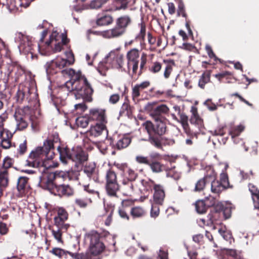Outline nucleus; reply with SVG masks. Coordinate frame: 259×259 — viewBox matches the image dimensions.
<instances>
[{
    "label": "nucleus",
    "mask_w": 259,
    "mask_h": 259,
    "mask_svg": "<svg viewBox=\"0 0 259 259\" xmlns=\"http://www.w3.org/2000/svg\"><path fill=\"white\" fill-rule=\"evenodd\" d=\"M150 115L154 122L147 120L142 126L148 135L147 141L157 149L162 150L163 147L171 146L175 140L164 137L167 131L165 115L168 113L169 108L165 104L149 107Z\"/></svg>",
    "instance_id": "obj_1"
},
{
    "label": "nucleus",
    "mask_w": 259,
    "mask_h": 259,
    "mask_svg": "<svg viewBox=\"0 0 259 259\" xmlns=\"http://www.w3.org/2000/svg\"><path fill=\"white\" fill-rule=\"evenodd\" d=\"M61 145L60 139L58 134L50 136L44 142L42 147H38L32 151L26 161V165L34 167L40 164L43 166V171L50 165H46V161L52 160L55 156V147Z\"/></svg>",
    "instance_id": "obj_2"
},
{
    "label": "nucleus",
    "mask_w": 259,
    "mask_h": 259,
    "mask_svg": "<svg viewBox=\"0 0 259 259\" xmlns=\"http://www.w3.org/2000/svg\"><path fill=\"white\" fill-rule=\"evenodd\" d=\"M63 74H67L70 78L65 83V87L69 92H76L77 94L84 100L88 102L92 101L93 89L85 76L80 72H76L71 68H67L62 71Z\"/></svg>",
    "instance_id": "obj_3"
},
{
    "label": "nucleus",
    "mask_w": 259,
    "mask_h": 259,
    "mask_svg": "<svg viewBox=\"0 0 259 259\" xmlns=\"http://www.w3.org/2000/svg\"><path fill=\"white\" fill-rule=\"evenodd\" d=\"M57 150L60 154L61 161L65 164L69 161L74 162L75 165L82 164L87 161L88 154L79 147H73L71 150L67 147L57 146Z\"/></svg>",
    "instance_id": "obj_4"
},
{
    "label": "nucleus",
    "mask_w": 259,
    "mask_h": 259,
    "mask_svg": "<svg viewBox=\"0 0 259 259\" xmlns=\"http://www.w3.org/2000/svg\"><path fill=\"white\" fill-rule=\"evenodd\" d=\"M147 54L143 53L140 58V51L137 48H133L127 52V67L128 71L132 70L133 75L138 73L140 60L141 61L138 76H140L143 73L147 61Z\"/></svg>",
    "instance_id": "obj_5"
},
{
    "label": "nucleus",
    "mask_w": 259,
    "mask_h": 259,
    "mask_svg": "<svg viewBox=\"0 0 259 259\" xmlns=\"http://www.w3.org/2000/svg\"><path fill=\"white\" fill-rule=\"evenodd\" d=\"M132 22V18L130 15H121L115 20V25L114 27L102 31L101 35L106 38L120 37L126 32Z\"/></svg>",
    "instance_id": "obj_6"
},
{
    "label": "nucleus",
    "mask_w": 259,
    "mask_h": 259,
    "mask_svg": "<svg viewBox=\"0 0 259 259\" xmlns=\"http://www.w3.org/2000/svg\"><path fill=\"white\" fill-rule=\"evenodd\" d=\"M10 62H3L0 64L1 79L5 83L9 81L17 82L20 77L24 74V70L19 65Z\"/></svg>",
    "instance_id": "obj_7"
},
{
    "label": "nucleus",
    "mask_w": 259,
    "mask_h": 259,
    "mask_svg": "<svg viewBox=\"0 0 259 259\" xmlns=\"http://www.w3.org/2000/svg\"><path fill=\"white\" fill-rule=\"evenodd\" d=\"M46 165L50 166L45 169L44 171H43V166L41 164L39 165H35L34 167H38L40 172L44 174L42 176L40 177V186L42 189L47 190L53 194L54 190H55V188H56L57 185V180L59 178V177L56 172H46V171L51 166V164L47 163V161H46Z\"/></svg>",
    "instance_id": "obj_8"
},
{
    "label": "nucleus",
    "mask_w": 259,
    "mask_h": 259,
    "mask_svg": "<svg viewBox=\"0 0 259 259\" xmlns=\"http://www.w3.org/2000/svg\"><path fill=\"white\" fill-rule=\"evenodd\" d=\"M105 179V189L108 195L118 197L117 193L120 190V185L118 182L117 175L112 167L106 171Z\"/></svg>",
    "instance_id": "obj_9"
},
{
    "label": "nucleus",
    "mask_w": 259,
    "mask_h": 259,
    "mask_svg": "<svg viewBox=\"0 0 259 259\" xmlns=\"http://www.w3.org/2000/svg\"><path fill=\"white\" fill-rule=\"evenodd\" d=\"M85 238L89 239L90 251L94 254L99 255L105 248V246L101 240V235L95 230H92L85 234Z\"/></svg>",
    "instance_id": "obj_10"
},
{
    "label": "nucleus",
    "mask_w": 259,
    "mask_h": 259,
    "mask_svg": "<svg viewBox=\"0 0 259 259\" xmlns=\"http://www.w3.org/2000/svg\"><path fill=\"white\" fill-rule=\"evenodd\" d=\"M47 30H45L41 32V36L38 44L39 51L44 55H50L49 52L52 49V47L51 46V43H52L54 40L56 41L58 40L60 37L59 35V33L57 31H53L50 36L49 40L44 43V39L47 35Z\"/></svg>",
    "instance_id": "obj_11"
},
{
    "label": "nucleus",
    "mask_w": 259,
    "mask_h": 259,
    "mask_svg": "<svg viewBox=\"0 0 259 259\" xmlns=\"http://www.w3.org/2000/svg\"><path fill=\"white\" fill-rule=\"evenodd\" d=\"M116 168L121 172L123 179L135 181L138 177V174L126 163H114Z\"/></svg>",
    "instance_id": "obj_12"
},
{
    "label": "nucleus",
    "mask_w": 259,
    "mask_h": 259,
    "mask_svg": "<svg viewBox=\"0 0 259 259\" xmlns=\"http://www.w3.org/2000/svg\"><path fill=\"white\" fill-rule=\"evenodd\" d=\"M151 85L149 80H145L139 83L136 84L132 88V97L134 101L138 100L140 96L144 97L147 95L145 91Z\"/></svg>",
    "instance_id": "obj_13"
},
{
    "label": "nucleus",
    "mask_w": 259,
    "mask_h": 259,
    "mask_svg": "<svg viewBox=\"0 0 259 259\" xmlns=\"http://www.w3.org/2000/svg\"><path fill=\"white\" fill-rule=\"evenodd\" d=\"M89 115L90 120L96 121L97 123H107V122L105 109L98 108L91 109Z\"/></svg>",
    "instance_id": "obj_14"
},
{
    "label": "nucleus",
    "mask_w": 259,
    "mask_h": 259,
    "mask_svg": "<svg viewBox=\"0 0 259 259\" xmlns=\"http://www.w3.org/2000/svg\"><path fill=\"white\" fill-rule=\"evenodd\" d=\"M108 60L111 61L112 66L117 68H121L124 64V56L118 50L111 51L108 56Z\"/></svg>",
    "instance_id": "obj_15"
},
{
    "label": "nucleus",
    "mask_w": 259,
    "mask_h": 259,
    "mask_svg": "<svg viewBox=\"0 0 259 259\" xmlns=\"http://www.w3.org/2000/svg\"><path fill=\"white\" fill-rule=\"evenodd\" d=\"M74 191L73 188L70 185L67 184L57 185L53 194L61 197H69L73 195Z\"/></svg>",
    "instance_id": "obj_16"
},
{
    "label": "nucleus",
    "mask_w": 259,
    "mask_h": 259,
    "mask_svg": "<svg viewBox=\"0 0 259 259\" xmlns=\"http://www.w3.org/2000/svg\"><path fill=\"white\" fill-rule=\"evenodd\" d=\"M83 171L90 180H93L96 182H99L98 169L95 163H86L83 167Z\"/></svg>",
    "instance_id": "obj_17"
},
{
    "label": "nucleus",
    "mask_w": 259,
    "mask_h": 259,
    "mask_svg": "<svg viewBox=\"0 0 259 259\" xmlns=\"http://www.w3.org/2000/svg\"><path fill=\"white\" fill-rule=\"evenodd\" d=\"M29 179L26 177H20L18 179L17 189L21 197L26 195L30 189L28 183Z\"/></svg>",
    "instance_id": "obj_18"
},
{
    "label": "nucleus",
    "mask_w": 259,
    "mask_h": 259,
    "mask_svg": "<svg viewBox=\"0 0 259 259\" xmlns=\"http://www.w3.org/2000/svg\"><path fill=\"white\" fill-rule=\"evenodd\" d=\"M49 252L59 259H68V256L74 258L75 252H72L59 247H53Z\"/></svg>",
    "instance_id": "obj_19"
},
{
    "label": "nucleus",
    "mask_w": 259,
    "mask_h": 259,
    "mask_svg": "<svg viewBox=\"0 0 259 259\" xmlns=\"http://www.w3.org/2000/svg\"><path fill=\"white\" fill-rule=\"evenodd\" d=\"M221 215V212L218 210V207L216 205L214 208L210 211L207 216V218H208L207 224L214 226L220 224Z\"/></svg>",
    "instance_id": "obj_20"
},
{
    "label": "nucleus",
    "mask_w": 259,
    "mask_h": 259,
    "mask_svg": "<svg viewBox=\"0 0 259 259\" xmlns=\"http://www.w3.org/2000/svg\"><path fill=\"white\" fill-rule=\"evenodd\" d=\"M131 201L129 200H123L121 205L118 207V214L121 219L129 221L130 215L128 214V207L131 205Z\"/></svg>",
    "instance_id": "obj_21"
},
{
    "label": "nucleus",
    "mask_w": 259,
    "mask_h": 259,
    "mask_svg": "<svg viewBox=\"0 0 259 259\" xmlns=\"http://www.w3.org/2000/svg\"><path fill=\"white\" fill-rule=\"evenodd\" d=\"M106 124L97 123L95 125L92 126L87 132L88 136L97 137L101 135L103 133H107Z\"/></svg>",
    "instance_id": "obj_22"
},
{
    "label": "nucleus",
    "mask_w": 259,
    "mask_h": 259,
    "mask_svg": "<svg viewBox=\"0 0 259 259\" xmlns=\"http://www.w3.org/2000/svg\"><path fill=\"white\" fill-rule=\"evenodd\" d=\"M66 55L69 60L63 59L59 57H57L54 60L60 70L65 67L67 64H71L73 63L74 61V55L72 51L66 53Z\"/></svg>",
    "instance_id": "obj_23"
},
{
    "label": "nucleus",
    "mask_w": 259,
    "mask_h": 259,
    "mask_svg": "<svg viewBox=\"0 0 259 259\" xmlns=\"http://www.w3.org/2000/svg\"><path fill=\"white\" fill-rule=\"evenodd\" d=\"M213 170L210 169V174L204 176L203 178L199 179L195 184L194 189L195 192H201L205 187V185L207 182L208 179H213L214 178Z\"/></svg>",
    "instance_id": "obj_24"
},
{
    "label": "nucleus",
    "mask_w": 259,
    "mask_h": 259,
    "mask_svg": "<svg viewBox=\"0 0 259 259\" xmlns=\"http://www.w3.org/2000/svg\"><path fill=\"white\" fill-rule=\"evenodd\" d=\"M136 0H113L114 9L109 11L125 10L128 6L135 3Z\"/></svg>",
    "instance_id": "obj_25"
},
{
    "label": "nucleus",
    "mask_w": 259,
    "mask_h": 259,
    "mask_svg": "<svg viewBox=\"0 0 259 259\" xmlns=\"http://www.w3.org/2000/svg\"><path fill=\"white\" fill-rule=\"evenodd\" d=\"M165 198V192L162 185L156 186L153 194V200L155 203L162 205Z\"/></svg>",
    "instance_id": "obj_26"
},
{
    "label": "nucleus",
    "mask_w": 259,
    "mask_h": 259,
    "mask_svg": "<svg viewBox=\"0 0 259 259\" xmlns=\"http://www.w3.org/2000/svg\"><path fill=\"white\" fill-rule=\"evenodd\" d=\"M146 210L142 206H133L130 209V215L134 220L143 218L146 215Z\"/></svg>",
    "instance_id": "obj_27"
},
{
    "label": "nucleus",
    "mask_w": 259,
    "mask_h": 259,
    "mask_svg": "<svg viewBox=\"0 0 259 259\" xmlns=\"http://www.w3.org/2000/svg\"><path fill=\"white\" fill-rule=\"evenodd\" d=\"M191 112L192 116L190 119V123L197 125L199 128L201 127L203 125V121L199 116L197 108L192 106Z\"/></svg>",
    "instance_id": "obj_28"
},
{
    "label": "nucleus",
    "mask_w": 259,
    "mask_h": 259,
    "mask_svg": "<svg viewBox=\"0 0 259 259\" xmlns=\"http://www.w3.org/2000/svg\"><path fill=\"white\" fill-rule=\"evenodd\" d=\"M171 115L174 120L178 121H180L182 125L184 130L185 131L186 133L188 135H189L190 132L189 129V125H188V117L186 115V114L185 113H184L183 112H182V113H181L180 115H179L180 116V120L178 119L177 116L174 113H172L171 114Z\"/></svg>",
    "instance_id": "obj_29"
},
{
    "label": "nucleus",
    "mask_w": 259,
    "mask_h": 259,
    "mask_svg": "<svg viewBox=\"0 0 259 259\" xmlns=\"http://www.w3.org/2000/svg\"><path fill=\"white\" fill-rule=\"evenodd\" d=\"M132 181L123 179L121 182V189L125 195L131 196L134 191V186Z\"/></svg>",
    "instance_id": "obj_30"
},
{
    "label": "nucleus",
    "mask_w": 259,
    "mask_h": 259,
    "mask_svg": "<svg viewBox=\"0 0 259 259\" xmlns=\"http://www.w3.org/2000/svg\"><path fill=\"white\" fill-rule=\"evenodd\" d=\"M132 139L127 136H122L119 138L115 144H113V147L115 149L120 150L128 146L131 143Z\"/></svg>",
    "instance_id": "obj_31"
},
{
    "label": "nucleus",
    "mask_w": 259,
    "mask_h": 259,
    "mask_svg": "<svg viewBox=\"0 0 259 259\" xmlns=\"http://www.w3.org/2000/svg\"><path fill=\"white\" fill-rule=\"evenodd\" d=\"M214 178L213 179H209L212 181L211 184V191L212 193L215 194L219 196L220 193L226 190L225 186L221 184L219 180H215V176L213 172Z\"/></svg>",
    "instance_id": "obj_32"
},
{
    "label": "nucleus",
    "mask_w": 259,
    "mask_h": 259,
    "mask_svg": "<svg viewBox=\"0 0 259 259\" xmlns=\"http://www.w3.org/2000/svg\"><path fill=\"white\" fill-rule=\"evenodd\" d=\"M8 170L0 171V197L3 195L4 189L8 185Z\"/></svg>",
    "instance_id": "obj_33"
},
{
    "label": "nucleus",
    "mask_w": 259,
    "mask_h": 259,
    "mask_svg": "<svg viewBox=\"0 0 259 259\" xmlns=\"http://www.w3.org/2000/svg\"><path fill=\"white\" fill-rule=\"evenodd\" d=\"M149 166L154 173H160L166 169V165L158 161H151Z\"/></svg>",
    "instance_id": "obj_34"
},
{
    "label": "nucleus",
    "mask_w": 259,
    "mask_h": 259,
    "mask_svg": "<svg viewBox=\"0 0 259 259\" xmlns=\"http://www.w3.org/2000/svg\"><path fill=\"white\" fill-rule=\"evenodd\" d=\"M211 70H206L201 75L198 82V86L202 89L205 88V84L210 81Z\"/></svg>",
    "instance_id": "obj_35"
},
{
    "label": "nucleus",
    "mask_w": 259,
    "mask_h": 259,
    "mask_svg": "<svg viewBox=\"0 0 259 259\" xmlns=\"http://www.w3.org/2000/svg\"><path fill=\"white\" fill-rule=\"evenodd\" d=\"M27 140L26 138L19 142L17 152L14 153L15 157H18L19 156H22L25 154L27 151Z\"/></svg>",
    "instance_id": "obj_36"
},
{
    "label": "nucleus",
    "mask_w": 259,
    "mask_h": 259,
    "mask_svg": "<svg viewBox=\"0 0 259 259\" xmlns=\"http://www.w3.org/2000/svg\"><path fill=\"white\" fill-rule=\"evenodd\" d=\"M218 210H220L225 220L230 218L232 214V207L230 205H223L222 204L217 205Z\"/></svg>",
    "instance_id": "obj_37"
},
{
    "label": "nucleus",
    "mask_w": 259,
    "mask_h": 259,
    "mask_svg": "<svg viewBox=\"0 0 259 259\" xmlns=\"http://www.w3.org/2000/svg\"><path fill=\"white\" fill-rule=\"evenodd\" d=\"M30 110V108L28 106H24L23 108L18 107L16 108L14 118L27 117Z\"/></svg>",
    "instance_id": "obj_38"
},
{
    "label": "nucleus",
    "mask_w": 259,
    "mask_h": 259,
    "mask_svg": "<svg viewBox=\"0 0 259 259\" xmlns=\"http://www.w3.org/2000/svg\"><path fill=\"white\" fill-rule=\"evenodd\" d=\"M113 22V17L109 15H106L98 18L96 24L98 26H106L112 24Z\"/></svg>",
    "instance_id": "obj_39"
},
{
    "label": "nucleus",
    "mask_w": 259,
    "mask_h": 259,
    "mask_svg": "<svg viewBox=\"0 0 259 259\" xmlns=\"http://www.w3.org/2000/svg\"><path fill=\"white\" fill-rule=\"evenodd\" d=\"M74 259H100L99 255L94 254L90 251L85 253L75 252Z\"/></svg>",
    "instance_id": "obj_40"
},
{
    "label": "nucleus",
    "mask_w": 259,
    "mask_h": 259,
    "mask_svg": "<svg viewBox=\"0 0 259 259\" xmlns=\"http://www.w3.org/2000/svg\"><path fill=\"white\" fill-rule=\"evenodd\" d=\"M66 220L62 218L55 217L54 218V225L57 228L60 229H64V231H66L70 227L69 224H66L65 222Z\"/></svg>",
    "instance_id": "obj_41"
},
{
    "label": "nucleus",
    "mask_w": 259,
    "mask_h": 259,
    "mask_svg": "<svg viewBox=\"0 0 259 259\" xmlns=\"http://www.w3.org/2000/svg\"><path fill=\"white\" fill-rule=\"evenodd\" d=\"M0 55L11 59V52L8 45L0 38Z\"/></svg>",
    "instance_id": "obj_42"
},
{
    "label": "nucleus",
    "mask_w": 259,
    "mask_h": 259,
    "mask_svg": "<svg viewBox=\"0 0 259 259\" xmlns=\"http://www.w3.org/2000/svg\"><path fill=\"white\" fill-rule=\"evenodd\" d=\"M45 67L47 74L50 75L56 74L60 70L54 60L49 62H47L45 65Z\"/></svg>",
    "instance_id": "obj_43"
},
{
    "label": "nucleus",
    "mask_w": 259,
    "mask_h": 259,
    "mask_svg": "<svg viewBox=\"0 0 259 259\" xmlns=\"http://www.w3.org/2000/svg\"><path fill=\"white\" fill-rule=\"evenodd\" d=\"M208 205L209 204H207V205ZM206 205L207 204H205L204 200H197L195 203V209L197 212L199 214L205 213L208 209Z\"/></svg>",
    "instance_id": "obj_44"
},
{
    "label": "nucleus",
    "mask_w": 259,
    "mask_h": 259,
    "mask_svg": "<svg viewBox=\"0 0 259 259\" xmlns=\"http://www.w3.org/2000/svg\"><path fill=\"white\" fill-rule=\"evenodd\" d=\"M139 25L140 27V32L136 35L135 39L140 41L141 43H142L145 41L146 34V26L144 22H142Z\"/></svg>",
    "instance_id": "obj_45"
},
{
    "label": "nucleus",
    "mask_w": 259,
    "mask_h": 259,
    "mask_svg": "<svg viewBox=\"0 0 259 259\" xmlns=\"http://www.w3.org/2000/svg\"><path fill=\"white\" fill-rule=\"evenodd\" d=\"M226 254L234 259H243L242 252L234 249H225Z\"/></svg>",
    "instance_id": "obj_46"
},
{
    "label": "nucleus",
    "mask_w": 259,
    "mask_h": 259,
    "mask_svg": "<svg viewBox=\"0 0 259 259\" xmlns=\"http://www.w3.org/2000/svg\"><path fill=\"white\" fill-rule=\"evenodd\" d=\"M232 76V73L229 71H223L214 75V76L218 79L220 82H228L227 80L231 79Z\"/></svg>",
    "instance_id": "obj_47"
},
{
    "label": "nucleus",
    "mask_w": 259,
    "mask_h": 259,
    "mask_svg": "<svg viewBox=\"0 0 259 259\" xmlns=\"http://www.w3.org/2000/svg\"><path fill=\"white\" fill-rule=\"evenodd\" d=\"M245 127L242 124L234 126L231 130H229V135L231 136L232 139L238 137L244 130Z\"/></svg>",
    "instance_id": "obj_48"
},
{
    "label": "nucleus",
    "mask_w": 259,
    "mask_h": 259,
    "mask_svg": "<svg viewBox=\"0 0 259 259\" xmlns=\"http://www.w3.org/2000/svg\"><path fill=\"white\" fill-rule=\"evenodd\" d=\"M27 117L15 118L16 121V129L17 130L22 131L28 126V123L26 120Z\"/></svg>",
    "instance_id": "obj_49"
},
{
    "label": "nucleus",
    "mask_w": 259,
    "mask_h": 259,
    "mask_svg": "<svg viewBox=\"0 0 259 259\" xmlns=\"http://www.w3.org/2000/svg\"><path fill=\"white\" fill-rule=\"evenodd\" d=\"M175 1L178 5L177 16H182L183 17L185 18V19H187L188 16L186 12L185 5L183 0H175Z\"/></svg>",
    "instance_id": "obj_50"
},
{
    "label": "nucleus",
    "mask_w": 259,
    "mask_h": 259,
    "mask_svg": "<svg viewBox=\"0 0 259 259\" xmlns=\"http://www.w3.org/2000/svg\"><path fill=\"white\" fill-rule=\"evenodd\" d=\"M162 63L158 61L152 62L148 66V70L153 74L159 73L162 68Z\"/></svg>",
    "instance_id": "obj_51"
},
{
    "label": "nucleus",
    "mask_w": 259,
    "mask_h": 259,
    "mask_svg": "<svg viewBox=\"0 0 259 259\" xmlns=\"http://www.w3.org/2000/svg\"><path fill=\"white\" fill-rule=\"evenodd\" d=\"M142 184L145 188L144 190L149 192H152L153 189L154 190L155 189L156 186L159 185L156 184L154 181L151 180H149L148 181L142 180Z\"/></svg>",
    "instance_id": "obj_52"
},
{
    "label": "nucleus",
    "mask_w": 259,
    "mask_h": 259,
    "mask_svg": "<svg viewBox=\"0 0 259 259\" xmlns=\"http://www.w3.org/2000/svg\"><path fill=\"white\" fill-rule=\"evenodd\" d=\"M132 112V108L129 103L127 102H124L119 112L120 116H129Z\"/></svg>",
    "instance_id": "obj_53"
},
{
    "label": "nucleus",
    "mask_w": 259,
    "mask_h": 259,
    "mask_svg": "<svg viewBox=\"0 0 259 259\" xmlns=\"http://www.w3.org/2000/svg\"><path fill=\"white\" fill-rule=\"evenodd\" d=\"M89 120H90L89 119V115L88 116V117L85 116H80L76 119L75 122L77 126L85 128L88 126Z\"/></svg>",
    "instance_id": "obj_54"
},
{
    "label": "nucleus",
    "mask_w": 259,
    "mask_h": 259,
    "mask_svg": "<svg viewBox=\"0 0 259 259\" xmlns=\"http://www.w3.org/2000/svg\"><path fill=\"white\" fill-rule=\"evenodd\" d=\"M14 160L13 158L7 156L3 160V164L1 170H7L12 167L14 164Z\"/></svg>",
    "instance_id": "obj_55"
},
{
    "label": "nucleus",
    "mask_w": 259,
    "mask_h": 259,
    "mask_svg": "<svg viewBox=\"0 0 259 259\" xmlns=\"http://www.w3.org/2000/svg\"><path fill=\"white\" fill-rule=\"evenodd\" d=\"M164 171L166 172L167 177H170L176 180L180 178V174L176 171L175 167L169 168L166 166V169Z\"/></svg>",
    "instance_id": "obj_56"
},
{
    "label": "nucleus",
    "mask_w": 259,
    "mask_h": 259,
    "mask_svg": "<svg viewBox=\"0 0 259 259\" xmlns=\"http://www.w3.org/2000/svg\"><path fill=\"white\" fill-rule=\"evenodd\" d=\"M62 232H65L64 229H60V228H57V229L53 228L52 229V233L53 236L59 243H63V240L62 237Z\"/></svg>",
    "instance_id": "obj_57"
},
{
    "label": "nucleus",
    "mask_w": 259,
    "mask_h": 259,
    "mask_svg": "<svg viewBox=\"0 0 259 259\" xmlns=\"http://www.w3.org/2000/svg\"><path fill=\"white\" fill-rule=\"evenodd\" d=\"M174 65L175 62L173 60L167 62L165 66L163 74L165 78L167 79L169 77L172 71L173 66Z\"/></svg>",
    "instance_id": "obj_58"
},
{
    "label": "nucleus",
    "mask_w": 259,
    "mask_h": 259,
    "mask_svg": "<svg viewBox=\"0 0 259 259\" xmlns=\"http://www.w3.org/2000/svg\"><path fill=\"white\" fill-rule=\"evenodd\" d=\"M57 212V217L58 218H62L64 220H67L68 219V213L67 210L63 207H56L55 208Z\"/></svg>",
    "instance_id": "obj_59"
},
{
    "label": "nucleus",
    "mask_w": 259,
    "mask_h": 259,
    "mask_svg": "<svg viewBox=\"0 0 259 259\" xmlns=\"http://www.w3.org/2000/svg\"><path fill=\"white\" fill-rule=\"evenodd\" d=\"M89 202H91L90 199L79 198L75 200V204L80 208H85Z\"/></svg>",
    "instance_id": "obj_60"
},
{
    "label": "nucleus",
    "mask_w": 259,
    "mask_h": 259,
    "mask_svg": "<svg viewBox=\"0 0 259 259\" xmlns=\"http://www.w3.org/2000/svg\"><path fill=\"white\" fill-rule=\"evenodd\" d=\"M220 182H221V184L224 185L226 189L228 188H231L232 186L230 185L229 182L228 176L226 173H222L220 176Z\"/></svg>",
    "instance_id": "obj_61"
},
{
    "label": "nucleus",
    "mask_w": 259,
    "mask_h": 259,
    "mask_svg": "<svg viewBox=\"0 0 259 259\" xmlns=\"http://www.w3.org/2000/svg\"><path fill=\"white\" fill-rule=\"evenodd\" d=\"M0 135L2 139L12 140L13 137V134L7 129H3L0 130Z\"/></svg>",
    "instance_id": "obj_62"
},
{
    "label": "nucleus",
    "mask_w": 259,
    "mask_h": 259,
    "mask_svg": "<svg viewBox=\"0 0 259 259\" xmlns=\"http://www.w3.org/2000/svg\"><path fill=\"white\" fill-rule=\"evenodd\" d=\"M136 161L138 163L146 164L149 165L150 164V160L148 157L144 156L142 155H138L136 157Z\"/></svg>",
    "instance_id": "obj_63"
},
{
    "label": "nucleus",
    "mask_w": 259,
    "mask_h": 259,
    "mask_svg": "<svg viewBox=\"0 0 259 259\" xmlns=\"http://www.w3.org/2000/svg\"><path fill=\"white\" fill-rule=\"evenodd\" d=\"M80 176V171L76 170H71L67 172V176L70 180H78Z\"/></svg>",
    "instance_id": "obj_64"
}]
</instances>
